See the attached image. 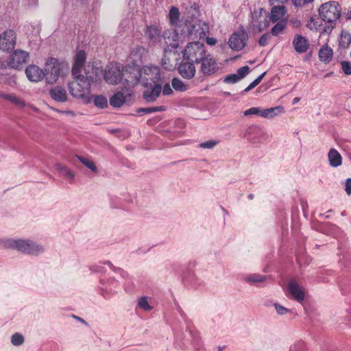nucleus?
I'll return each instance as SVG.
<instances>
[{"mask_svg": "<svg viewBox=\"0 0 351 351\" xmlns=\"http://www.w3.org/2000/svg\"><path fill=\"white\" fill-rule=\"evenodd\" d=\"M269 15L266 10L259 8L252 12L251 27L254 32L259 33L269 25Z\"/></svg>", "mask_w": 351, "mask_h": 351, "instance_id": "5", "label": "nucleus"}, {"mask_svg": "<svg viewBox=\"0 0 351 351\" xmlns=\"http://www.w3.org/2000/svg\"><path fill=\"white\" fill-rule=\"evenodd\" d=\"M166 108L165 106H157V107H148V108H139L136 112L141 114H151L156 112L165 111Z\"/></svg>", "mask_w": 351, "mask_h": 351, "instance_id": "31", "label": "nucleus"}, {"mask_svg": "<svg viewBox=\"0 0 351 351\" xmlns=\"http://www.w3.org/2000/svg\"><path fill=\"white\" fill-rule=\"evenodd\" d=\"M286 27V21H280V22L277 23L271 30V33L273 36H278L282 32L284 29Z\"/></svg>", "mask_w": 351, "mask_h": 351, "instance_id": "35", "label": "nucleus"}, {"mask_svg": "<svg viewBox=\"0 0 351 351\" xmlns=\"http://www.w3.org/2000/svg\"><path fill=\"white\" fill-rule=\"evenodd\" d=\"M189 333L191 334V338L194 341H197L199 339V333L197 330L193 329H189Z\"/></svg>", "mask_w": 351, "mask_h": 351, "instance_id": "52", "label": "nucleus"}, {"mask_svg": "<svg viewBox=\"0 0 351 351\" xmlns=\"http://www.w3.org/2000/svg\"><path fill=\"white\" fill-rule=\"evenodd\" d=\"M25 74L31 82H38L45 77V71L36 65H29L25 69Z\"/></svg>", "mask_w": 351, "mask_h": 351, "instance_id": "20", "label": "nucleus"}, {"mask_svg": "<svg viewBox=\"0 0 351 351\" xmlns=\"http://www.w3.org/2000/svg\"><path fill=\"white\" fill-rule=\"evenodd\" d=\"M266 74V72H264L262 74H261L256 79H255L253 82L254 84H255V86H256L258 84H260V82H261V80H263V78L264 77L265 75Z\"/></svg>", "mask_w": 351, "mask_h": 351, "instance_id": "56", "label": "nucleus"}, {"mask_svg": "<svg viewBox=\"0 0 351 351\" xmlns=\"http://www.w3.org/2000/svg\"><path fill=\"white\" fill-rule=\"evenodd\" d=\"M138 306L140 308L145 311H149L153 308L152 306L149 304L148 298L146 296H143L139 298Z\"/></svg>", "mask_w": 351, "mask_h": 351, "instance_id": "36", "label": "nucleus"}, {"mask_svg": "<svg viewBox=\"0 0 351 351\" xmlns=\"http://www.w3.org/2000/svg\"><path fill=\"white\" fill-rule=\"evenodd\" d=\"M261 110L259 108L252 107L244 111L243 114L245 116L250 115H260L261 116Z\"/></svg>", "mask_w": 351, "mask_h": 351, "instance_id": "43", "label": "nucleus"}, {"mask_svg": "<svg viewBox=\"0 0 351 351\" xmlns=\"http://www.w3.org/2000/svg\"><path fill=\"white\" fill-rule=\"evenodd\" d=\"M161 28L156 25L147 26L145 32V36L153 45H159L162 38Z\"/></svg>", "mask_w": 351, "mask_h": 351, "instance_id": "18", "label": "nucleus"}, {"mask_svg": "<svg viewBox=\"0 0 351 351\" xmlns=\"http://www.w3.org/2000/svg\"><path fill=\"white\" fill-rule=\"evenodd\" d=\"M75 319H77L78 321L84 323V324H86V322L81 317H77L75 315L73 316Z\"/></svg>", "mask_w": 351, "mask_h": 351, "instance_id": "64", "label": "nucleus"}, {"mask_svg": "<svg viewBox=\"0 0 351 351\" xmlns=\"http://www.w3.org/2000/svg\"><path fill=\"white\" fill-rule=\"evenodd\" d=\"M171 85L173 89L180 92L186 91L189 88L188 84L184 83L181 80L177 77L172 79Z\"/></svg>", "mask_w": 351, "mask_h": 351, "instance_id": "29", "label": "nucleus"}, {"mask_svg": "<svg viewBox=\"0 0 351 351\" xmlns=\"http://www.w3.org/2000/svg\"><path fill=\"white\" fill-rule=\"evenodd\" d=\"M77 159L90 171L93 172L97 171V167L92 160L82 156H77Z\"/></svg>", "mask_w": 351, "mask_h": 351, "instance_id": "38", "label": "nucleus"}, {"mask_svg": "<svg viewBox=\"0 0 351 351\" xmlns=\"http://www.w3.org/2000/svg\"><path fill=\"white\" fill-rule=\"evenodd\" d=\"M300 100V97H295L293 98V101H292V104L294 105V104H296L298 102H299V101Z\"/></svg>", "mask_w": 351, "mask_h": 351, "instance_id": "62", "label": "nucleus"}, {"mask_svg": "<svg viewBox=\"0 0 351 351\" xmlns=\"http://www.w3.org/2000/svg\"><path fill=\"white\" fill-rule=\"evenodd\" d=\"M51 99L57 102L63 103L67 101V93L64 88L59 86H54L49 90Z\"/></svg>", "mask_w": 351, "mask_h": 351, "instance_id": "22", "label": "nucleus"}, {"mask_svg": "<svg viewBox=\"0 0 351 351\" xmlns=\"http://www.w3.org/2000/svg\"><path fill=\"white\" fill-rule=\"evenodd\" d=\"M178 34L175 29H168L162 32L161 41L159 45L165 51L168 49H176L178 47Z\"/></svg>", "mask_w": 351, "mask_h": 351, "instance_id": "10", "label": "nucleus"}, {"mask_svg": "<svg viewBox=\"0 0 351 351\" xmlns=\"http://www.w3.org/2000/svg\"><path fill=\"white\" fill-rule=\"evenodd\" d=\"M274 306L275 309L278 315H285L286 313H287L290 311V310L289 308H287L278 303H274Z\"/></svg>", "mask_w": 351, "mask_h": 351, "instance_id": "45", "label": "nucleus"}, {"mask_svg": "<svg viewBox=\"0 0 351 351\" xmlns=\"http://www.w3.org/2000/svg\"><path fill=\"white\" fill-rule=\"evenodd\" d=\"M182 53L184 60L198 64L206 55V47L203 43L198 41L190 43Z\"/></svg>", "mask_w": 351, "mask_h": 351, "instance_id": "4", "label": "nucleus"}, {"mask_svg": "<svg viewBox=\"0 0 351 351\" xmlns=\"http://www.w3.org/2000/svg\"><path fill=\"white\" fill-rule=\"evenodd\" d=\"M132 92L127 88L124 92L119 91L110 98V104L112 107L119 108L130 100Z\"/></svg>", "mask_w": 351, "mask_h": 351, "instance_id": "15", "label": "nucleus"}, {"mask_svg": "<svg viewBox=\"0 0 351 351\" xmlns=\"http://www.w3.org/2000/svg\"><path fill=\"white\" fill-rule=\"evenodd\" d=\"M202 62V71L204 75H210L215 73L217 69V63L215 58L210 54L205 55L204 58L200 61Z\"/></svg>", "mask_w": 351, "mask_h": 351, "instance_id": "17", "label": "nucleus"}, {"mask_svg": "<svg viewBox=\"0 0 351 351\" xmlns=\"http://www.w3.org/2000/svg\"><path fill=\"white\" fill-rule=\"evenodd\" d=\"M289 351H306V344L302 341H299L291 346Z\"/></svg>", "mask_w": 351, "mask_h": 351, "instance_id": "40", "label": "nucleus"}, {"mask_svg": "<svg viewBox=\"0 0 351 351\" xmlns=\"http://www.w3.org/2000/svg\"><path fill=\"white\" fill-rule=\"evenodd\" d=\"M169 18L171 24H177L180 18V12L177 8L171 7L169 13Z\"/></svg>", "mask_w": 351, "mask_h": 351, "instance_id": "34", "label": "nucleus"}, {"mask_svg": "<svg viewBox=\"0 0 351 351\" xmlns=\"http://www.w3.org/2000/svg\"><path fill=\"white\" fill-rule=\"evenodd\" d=\"M247 39V35L245 32H234L230 37L228 44L232 49L240 51L245 46Z\"/></svg>", "mask_w": 351, "mask_h": 351, "instance_id": "13", "label": "nucleus"}, {"mask_svg": "<svg viewBox=\"0 0 351 351\" xmlns=\"http://www.w3.org/2000/svg\"><path fill=\"white\" fill-rule=\"evenodd\" d=\"M144 52V49L143 47H137L136 48H134L132 52H131V55L132 56H136V55L139 54V56L138 58H141V55L142 53Z\"/></svg>", "mask_w": 351, "mask_h": 351, "instance_id": "51", "label": "nucleus"}, {"mask_svg": "<svg viewBox=\"0 0 351 351\" xmlns=\"http://www.w3.org/2000/svg\"><path fill=\"white\" fill-rule=\"evenodd\" d=\"M11 342L12 345L19 346L24 343V337L21 334L16 332L12 335L11 337Z\"/></svg>", "mask_w": 351, "mask_h": 351, "instance_id": "39", "label": "nucleus"}, {"mask_svg": "<svg viewBox=\"0 0 351 351\" xmlns=\"http://www.w3.org/2000/svg\"><path fill=\"white\" fill-rule=\"evenodd\" d=\"M328 158L330 165L333 167H337L342 163L341 156L335 149H330Z\"/></svg>", "mask_w": 351, "mask_h": 351, "instance_id": "27", "label": "nucleus"}, {"mask_svg": "<svg viewBox=\"0 0 351 351\" xmlns=\"http://www.w3.org/2000/svg\"><path fill=\"white\" fill-rule=\"evenodd\" d=\"M293 4L296 7H301L306 3L312 2L313 0H291Z\"/></svg>", "mask_w": 351, "mask_h": 351, "instance_id": "50", "label": "nucleus"}, {"mask_svg": "<svg viewBox=\"0 0 351 351\" xmlns=\"http://www.w3.org/2000/svg\"><path fill=\"white\" fill-rule=\"evenodd\" d=\"M162 92L164 95H170L173 93V90L169 84H166L162 87Z\"/></svg>", "mask_w": 351, "mask_h": 351, "instance_id": "49", "label": "nucleus"}, {"mask_svg": "<svg viewBox=\"0 0 351 351\" xmlns=\"http://www.w3.org/2000/svg\"><path fill=\"white\" fill-rule=\"evenodd\" d=\"M266 279L265 276L258 274H250L243 276V280L250 285L262 282Z\"/></svg>", "mask_w": 351, "mask_h": 351, "instance_id": "28", "label": "nucleus"}, {"mask_svg": "<svg viewBox=\"0 0 351 351\" xmlns=\"http://www.w3.org/2000/svg\"><path fill=\"white\" fill-rule=\"evenodd\" d=\"M111 289H109L108 287L102 288L101 290V294L105 298H108L110 296L108 295V292H111Z\"/></svg>", "mask_w": 351, "mask_h": 351, "instance_id": "57", "label": "nucleus"}, {"mask_svg": "<svg viewBox=\"0 0 351 351\" xmlns=\"http://www.w3.org/2000/svg\"><path fill=\"white\" fill-rule=\"evenodd\" d=\"M7 245L26 254L38 256L45 252L44 247L31 239H10Z\"/></svg>", "mask_w": 351, "mask_h": 351, "instance_id": "2", "label": "nucleus"}, {"mask_svg": "<svg viewBox=\"0 0 351 351\" xmlns=\"http://www.w3.org/2000/svg\"><path fill=\"white\" fill-rule=\"evenodd\" d=\"M91 101H93L94 105L99 108H104L108 106L107 99L103 95H93L90 96Z\"/></svg>", "mask_w": 351, "mask_h": 351, "instance_id": "30", "label": "nucleus"}, {"mask_svg": "<svg viewBox=\"0 0 351 351\" xmlns=\"http://www.w3.org/2000/svg\"><path fill=\"white\" fill-rule=\"evenodd\" d=\"M218 143L219 141L217 140H208L207 141L201 143L199 144V147L204 149H213Z\"/></svg>", "mask_w": 351, "mask_h": 351, "instance_id": "41", "label": "nucleus"}, {"mask_svg": "<svg viewBox=\"0 0 351 351\" xmlns=\"http://www.w3.org/2000/svg\"><path fill=\"white\" fill-rule=\"evenodd\" d=\"M250 71V68L248 66H244L240 67L237 70V75L241 77V79L243 78Z\"/></svg>", "mask_w": 351, "mask_h": 351, "instance_id": "46", "label": "nucleus"}, {"mask_svg": "<svg viewBox=\"0 0 351 351\" xmlns=\"http://www.w3.org/2000/svg\"><path fill=\"white\" fill-rule=\"evenodd\" d=\"M194 64L190 61L183 60L178 67L179 74L184 79H192L196 73Z\"/></svg>", "mask_w": 351, "mask_h": 351, "instance_id": "16", "label": "nucleus"}, {"mask_svg": "<svg viewBox=\"0 0 351 351\" xmlns=\"http://www.w3.org/2000/svg\"><path fill=\"white\" fill-rule=\"evenodd\" d=\"M162 66L166 70L171 71L173 66L170 63L169 60L165 56L162 60Z\"/></svg>", "mask_w": 351, "mask_h": 351, "instance_id": "47", "label": "nucleus"}, {"mask_svg": "<svg viewBox=\"0 0 351 351\" xmlns=\"http://www.w3.org/2000/svg\"><path fill=\"white\" fill-rule=\"evenodd\" d=\"M106 264L107 265H108L111 269H115L114 267L113 266V265L112 264V263L110 261H106Z\"/></svg>", "mask_w": 351, "mask_h": 351, "instance_id": "63", "label": "nucleus"}, {"mask_svg": "<svg viewBox=\"0 0 351 351\" xmlns=\"http://www.w3.org/2000/svg\"><path fill=\"white\" fill-rule=\"evenodd\" d=\"M123 66L118 62H111L106 66L104 78L109 84H117L123 80Z\"/></svg>", "mask_w": 351, "mask_h": 351, "instance_id": "6", "label": "nucleus"}, {"mask_svg": "<svg viewBox=\"0 0 351 351\" xmlns=\"http://www.w3.org/2000/svg\"><path fill=\"white\" fill-rule=\"evenodd\" d=\"M288 291L291 295V298L299 303L303 302L305 298V292L304 289L296 282L291 280L289 282Z\"/></svg>", "mask_w": 351, "mask_h": 351, "instance_id": "19", "label": "nucleus"}, {"mask_svg": "<svg viewBox=\"0 0 351 351\" xmlns=\"http://www.w3.org/2000/svg\"><path fill=\"white\" fill-rule=\"evenodd\" d=\"M16 43V35L12 29H8L3 32L0 38V49L3 51L12 50Z\"/></svg>", "mask_w": 351, "mask_h": 351, "instance_id": "12", "label": "nucleus"}, {"mask_svg": "<svg viewBox=\"0 0 351 351\" xmlns=\"http://www.w3.org/2000/svg\"><path fill=\"white\" fill-rule=\"evenodd\" d=\"M73 81L69 83L70 94L76 99H82L85 104L91 102L90 79L87 75L80 74L72 75Z\"/></svg>", "mask_w": 351, "mask_h": 351, "instance_id": "1", "label": "nucleus"}, {"mask_svg": "<svg viewBox=\"0 0 351 351\" xmlns=\"http://www.w3.org/2000/svg\"><path fill=\"white\" fill-rule=\"evenodd\" d=\"M1 97L6 100H8L11 101L12 103H14L16 106L19 107H24L25 106V104L24 101L21 100V99L16 97L14 94H1Z\"/></svg>", "mask_w": 351, "mask_h": 351, "instance_id": "32", "label": "nucleus"}, {"mask_svg": "<svg viewBox=\"0 0 351 351\" xmlns=\"http://www.w3.org/2000/svg\"><path fill=\"white\" fill-rule=\"evenodd\" d=\"M160 69L156 66H145L141 69V84L147 86L149 84H160Z\"/></svg>", "mask_w": 351, "mask_h": 351, "instance_id": "8", "label": "nucleus"}, {"mask_svg": "<svg viewBox=\"0 0 351 351\" xmlns=\"http://www.w3.org/2000/svg\"><path fill=\"white\" fill-rule=\"evenodd\" d=\"M143 87L145 90L143 93V97L148 103L155 101L162 92V85L160 84H149L147 86Z\"/></svg>", "mask_w": 351, "mask_h": 351, "instance_id": "14", "label": "nucleus"}, {"mask_svg": "<svg viewBox=\"0 0 351 351\" xmlns=\"http://www.w3.org/2000/svg\"><path fill=\"white\" fill-rule=\"evenodd\" d=\"M240 80H241V77H239L237 73H233L227 75L224 79V82L227 84H234Z\"/></svg>", "mask_w": 351, "mask_h": 351, "instance_id": "42", "label": "nucleus"}, {"mask_svg": "<svg viewBox=\"0 0 351 351\" xmlns=\"http://www.w3.org/2000/svg\"><path fill=\"white\" fill-rule=\"evenodd\" d=\"M254 87H256V86L254 84V82H252L250 84V85L247 88H245L244 92L247 93V92L251 90L252 89H253Z\"/></svg>", "mask_w": 351, "mask_h": 351, "instance_id": "61", "label": "nucleus"}, {"mask_svg": "<svg viewBox=\"0 0 351 351\" xmlns=\"http://www.w3.org/2000/svg\"><path fill=\"white\" fill-rule=\"evenodd\" d=\"M287 12L286 8L284 5L274 6L271 11V15L269 16V21L273 23H276L278 21H282V18L285 16Z\"/></svg>", "mask_w": 351, "mask_h": 351, "instance_id": "25", "label": "nucleus"}, {"mask_svg": "<svg viewBox=\"0 0 351 351\" xmlns=\"http://www.w3.org/2000/svg\"><path fill=\"white\" fill-rule=\"evenodd\" d=\"M341 8L337 1H331L323 3L319 9V14L322 21L332 25L341 16Z\"/></svg>", "mask_w": 351, "mask_h": 351, "instance_id": "3", "label": "nucleus"}, {"mask_svg": "<svg viewBox=\"0 0 351 351\" xmlns=\"http://www.w3.org/2000/svg\"><path fill=\"white\" fill-rule=\"evenodd\" d=\"M288 0H269L271 4L274 5V3H281L284 4L287 3Z\"/></svg>", "mask_w": 351, "mask_h": 351, "instance_id": "59", "label": "nucleus"}, {"mask_svg": "<svg viewBox=\"0 0 351 351\" xmlns=\"http://www.w3.org/2000/svg\"><path fill=\"white\" fill-rule=\"evenodd\" d=\"M206 43L210 45H214L216 43V40L214 38H207Z\"/></svg>", "mask_w": 351, "mask_h": 351, "instance_id": "60", "label": "nucleus"}, {"mask_svg": "<svg viewBox=\"0 0 351 351\" xmlns=\"http://www.w3.org/2000/svg\"><path fill=\"white\" fill-rule=\"evenodd\" d=\"M254 128L253 127H250L249 128L246 132L244 134V137L246 138L247 139L248 141L250 142H252V143H254V140L253 138L250 136V133H251V131H252Z\"/></svg>", "mask_w": 351, "mask_h": 351, "instance_id": "54", "label": "nucleus"}, {"mask_svg": "<svg viewBox=\"0 0 351 351\" xmlns=\"http://www.w3.org/2000/svg\"><path fill=\"white\" fill-rule=\"evenodd\" d=\"M29 58V53L25 51L15 50L8 59V65L12 69H18L27 62Z\"/></svg>", "mask_w": 351, "mask_h": 351, "instance_id": "11", "label": "nucleus"}, {"mask_svg": "<svg viewBox=\"0 0 351 351\" xmlns=\"http://www.w3.org/2000/svg\"><path fill=\"white\" fill-rule=\"evenodd\" d=\"M345 191L348 195L351 194V178H348L345 182Z\"/></svg>", "mask_w": 351, "mask_h": 351, "instance_id": "53", "label": "nucleus"}, {"mask_svg": "<svg viewBox=\"0 0 351 351\" xmlns=\"http://www.w3.org/2000/svg\"><path fill=\"white\" fill-rule=\"evenodd\" d=\"M44 71L46 82L49 84L55 83L59 77L60 71V64L58 59L49 58Z\"/></svg>", "mask_w": 351, "mask_h": 351, "instance_id": "9", "label": "nucleus"}, {"mask_svg": "<svg viewBox=\"0 0 351 351\" xmlns=\"http://www.w3.org/2000/svg\"><path fill=\"white\" fill-rule=\"evenodd\" d=\"M270 36L268 34H265L261 36V37L258 40V44L262 46H266L268 44V40Z\"/></svg>", "mask_w": 351, "mask_h": 351, "instance_id": "48", "label": "nucleus"}, {"mask_svg": "<svg viewBox=\"0 0 351 351\" xmlns=\"http://www.w3.org/2000/svg\"><path fill=\"white\" fill-rule=\"evenodd\" d=\"M55 167L56 170H58L60 173H62L66 178L70 180H73L74 178V173L69 169L66 167L65 166L58 163L56 164Z\"/></svg>", "mask_w": 351, "mask_h": 351, "instance_id": "33", "label": "nucleus"}, {"mask_svg": "<svg viewBox=\"0 0 351 351\" xmlns=\"http://www.w3.org/2000/svg\"><path fill=\"white\" fill-rule=\"evenodd\" d=\"M123 80L128 87H133L141 82V68L137 64H128L123 66Z\"/></svg>", "mask_w": 351, "mask_h": 351, "instance_id": "7", "label": "nucleus"}, {"mask_svg": "<svg viewBox=\"0 0 351 351\" xmlns=\"http://www.w3.org/2000/svg\"><path fill=\"white\" fill-rule=\"evenodd\" d=\"M351 43V36L347 32H342L340 36L339 45L343 48L348 47Z\"/></svg>", "mask_w": 351, "mask_h": 351, "instance_id": "37", "label": "nucleus"}, {"mask_svg": "<svg viewBox=\"0 0 351 351\" xmlns=\"http://www.w3.org/2000/svg\"><path fill=\"white\" fill-rule=\"evenodd\" d=\"M341 69L346 75H351V63L348 61L341 62Z\"/></svg>", "mask_w": 351, "mask_h": 351, "instance_id": "44", "label": "nucleus"}, {"mask_svg": "<svg viewBox=\"0 0 351 351\" xmlns=\"http://www.w3.org/2000/svg\"><path fill=\"white\" fill-rule=\"evenodd\" d=\"M285 112V108L281 106L267 108L261 110V117L266 119H272L276 116Z\"/></svg>", "mask_w": 351, "mask_h": 351, "instance_id": "26", "label": "nucleus"}, {"mask_svg": "<svg viewBox=\"0 0 351 351\" xmlns=\"http://www.w3.org/2000/svg\"><path fill=\"white\" fill-rule=\"evenodd\" d=\"M318 55L320 61L325 64H328L332 60L333 57V51L327 44H326L320 48Z\"/></svg>", "mask_w": 351, "mask_h": 351, "instance_id": "24", "label": "nucleus"}, {"mask_svg": "<svg viewBox=\"0 0 351 351\" xmlns=\"http://www.w3.org/2000/svg\"><path fill=\"white\" fill-rule=\"evenodd\" d=\"M86 60V54L84 51L81 50L76 53L72 68V75L80 73Z\"/></svg>", "mask_w": 351, "mask_h": 351, "instance_id": "23", "label": "nucleus"}, {"mask_svg": "<svg viewBox=\"0 0 351 351\" xmlns=\"http://www.w3.org/2000/svg\"><path fill=\"white\" fill-rule=\"evenodd\" d=\"M266 74V72H264L262 74H261L256 79H255L253 82L254 84H255V86H256L258 84H260V82H261V80H263V78L264 77L265 75Z\"/></svg>", "mask_w": 351, "mask_h": 351, "instance_id": "55", "label": "nucleus"}, {"mask_svg": "<svg viewBox=\"0 0 351 351\" xmlns=\"http://www.w3.org/2000/svg\"><path fill=\"white\" fill-rule=\"evenodd\" d=\"M292 45L295 51L298 53H306L309 47L308 40L300 34L295 35Z\"/></svg>", "mask_w": 351, "mask_h": 351, "instance_id": "21", "label": "nucleus"}, {"mask_svg": "<svg viewBox=\"0 0 351 351\" xmlns=\"http://www.w3.org/2000/svg\"><path fill=\"white\" fill-rule=\"evenodd\" d=\"M60 112L73 117L76 116V113L73 110H62Z\"/></svg>", "mask_w": 351, "mask_h": 351, "instance_id": "58", "label": "nucleus"}]
</instances>
